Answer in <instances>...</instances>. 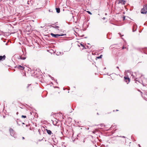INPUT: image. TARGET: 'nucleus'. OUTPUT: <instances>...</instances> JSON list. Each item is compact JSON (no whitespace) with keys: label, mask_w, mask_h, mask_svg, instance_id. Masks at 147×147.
Listing matches in <instances>:
<instances>
[{"label":"nucleus","mask_w":147,"mask_h":147,"mask_svg":"<svg viewBox=\"0 0 147 147\" xmlns=\"http://www.w3.org/2000/svg\"><path fill=\"white\" fill-rule=\"evenodd\" d=\"M22 117L23 118H26V116L25 115H22Z\"/></svg>","instance_id":"obj_18"},{"label":"nucleus","mask_w":147,"mask_h":147,"mask_svg":"<svg viewBox=\"0 0 147 147\" xmlns=\"http://www.w3.org/2000/svg\"><path fill=\"white\" fill-rule=\"evenodd\" d=\"M106 18H102V19L103 20H105V19Z\"/></svg>","instance_id":"obj_21"},{"label":"nucleus","mask_w":147,"mask_h":147,"mask_svg":"<svg viewBox=\"0 0 147 147\" xmlns=\"http://www.w3.org/2000/svg\"><path fill=\"white\" fill-rule=\"evenodd\" d=\"M136 75V74L135 73H134L132 75V76H133V78H134L135 81L136 82L137 80V78H136V76H135V75Z\"/></svg>","instance_id":"obj_10"},{"label":"nucleus","mask_w":147,"mask_h":147,"mask_svg":"<svg viewBox=\"0 0 147 147\" xmlns=\"http://www.w3.org/2000/svg\"><path fill=\"white\" fill-rule=\"evenodd\" d=\"M5 58L6 57L5 55L3 56H0V61L4 60L5 59Z\"/></svg>","instance_id":"obj_9"},{"label":"nucleus","mask_w":147,"mask_h":147,"mask_svg":"<svg viewBox=\"0 0 147 147\" xmlns=\"http://www.w3.org/2000/svg\"><path fill=\"white\" fill-rule=\"evenodd\" d=\"M46 130L47 131V133H48V134L51 135V134H53L52 133V132L51 130L47 129H46Z\"/></svg>","instance_id":"obj_11"},{"label":"nucleus","mask_w":147,"mask_h":147,"mask_svg":"<svg viewBox=\"0 0 147 147\" xmlns=\"http://www.w3.org/2000/svg\"><path fill=\"white\" fill-rule=\"evenodd\" d=\"M122 138H125V137L124 136H122L121 137Z\"/></svg>","instance_id":"obj_22"},{"label":"nucleus","mask_w":147,"mask_h":147,"mask_svg":"<svg viewBox=\"0 0 147 147\" xmlns=\"http://www.w3.org/2000/svg\"><path fill=\"white\" fill-rule=\"evenodd\" d=\"M56 88H59V87H56Z\"/></svg>","instance_id":"obj_28"},{"label":"nucleus","mask_w":147,"mask_h":147,"mask_svg":"<svg viewBox=\"0 0 147 147\" xmlns=\"http://www.w3.org/2000/svg\"><path fill=\"white\" fill-rule=\"evenodd\" d=\"M118 4H121V5L125 4V1L123 0H117L116 1Z\"/></svg>","instance_id":"obj_3"},{"label":"nucleus","mask_w":147,"mask_h":147,"mask_svg":"<svg viewBox=\"0 0 147 147\" xmlns=\"http://www.w3.org/2000/svg\"><path fill=\"white\" fill-rule=\"evenodd\" d=\"M138 146H139L140 147H141L140 146L139 144H138Z\"/></svg>","instance_id":"obj_26"},{"label":"nucleus","mask_w":147,"mask_h":147,"mask_svg":"<svg viewBox=\"0 0 147 147\" xmlns=\"http://www.w3.org/2000/svg\"><path fill=\"white\" fill-rule=\"evenodd\" d=\"M17 120L18 121H16L17 124L19 126L20 125V124L21 123V121H19V120H20L19 119H17Z\"/></svg>","instance_id":"obj_13"},{"label":"nucleus","mask_w":147,"mask_h":147,"mask_svg":"<svg viewBox=\"0 0 147 147\" xmlns=\"http://www.w3.org/2000/svg\"><path fill=\"white\" fill-rule=\"evenodd\" d=\"M142 13L146 14L147 13V4L144 6L143 8L141 11Z\"/></svg>","instance_id":"obj_1"},{"label":"nucleus","mask_w":147,"mask_h":147,"mask_svg":"<svg viewBox=\"0 0 147 147\" xmlns=\"http://www.w3.org/2000/svg\"><path fill=\"white\" fill-rule=\"evenodd\" d=\"M86 12L90 15L92 14V13L89 11H87Z\"/></svg>","instance_id":"obj_16"},{"label":"nucleus","mask_w":147,"mask_h":147,"mask_svg":"<svg viewBox=\"0 0 147 147\" xmlns=\"http://www.w3.org/2000/svg\"><path fill=\"white\" fill-rule=\"evenodd\" d=\"M137 28V25L136 24H134L133 26L132 31L134 32L136 31Z\"/></svg>","instance_id":"obj_7"},{"label":"nucleus","mask_w":147,"mask_h":147,"mask_svg":"<svg viewBox=\"0 0 147 147\" xmlns=\"http://www.w3.org/2000/svg\"><path fill=\"white\" fill-rule=\"evenodd\" d=\"M18 112H17L16 113V114L17 115L18 114Z\"/></svg>","instance_id":"obj_30"},{"label":"nucleus","mask_w":147,"mask_h":147,"mask_svg":"<svg viewBox=\"0 0 147 147\" xmlns=\"http://www.w3.org/2000/svg\"><path fill=\"white\" fill-rule=\"evenodd\" d=\"M138 91H140L139 90H138ZM140 92H141V91H140Z\"/></svg>","instance_id":"obj_34"},{"label":"nucleus","mask_w":147,"mask_h":147,"mask_svg":"<svg viewBox=\"0 0 147 147\" xmlns=\"http://www.w3.org/2000/svg\"><path fill=\"white\" fill-rule=\"evenodd\" d=\"M117 67V69H119V67H118V66L117 67Z\"/></svg>","instance_id":"obj_23"},{"label":"nucleus","mask_w":147,"mask_h":147,"mask_svg":"<svg viewBox=\"0 0 147 147\" xmlns=\"http://www.w3.org/2000/svg\"><path fill=\"white\" fill-rule=\"evenodd\" d=\"M56 12L57 13H59L60 12V9L59 8H56Z\"/></svg>","instance_id":"obj_15"},{"label":"nucleus","mask_w":147,"mask_h":147,"mask_svg":"<svg viewBox=\"0 0 147 147\" xmlns=\"http://www.w3.org/2000/svg\"><path fill=\"white\" fill-rule=\"evenodd\" d=\"M124 81L128 84L130 82V79L128 77L125 76L124 77Z\"/></svg>","instance_id":"obj_6"},{"label":"nucleus","mask_w":147,"mask_h":147,"mask_svg":"<svg viewBox=\"0 0 147 147\" xmlns=\"http://www.w3.org/2000/svg\"><path fill=\"white\" fill-rule=\"evenodd\" d=\"M106 69V68H105H105H104V69Z\"/></svg>","instance_id":"obj_36"},{"label":"nucleus","mask_w":147,"mask_h":147,"mask_svg":"<svg viewBox=\"0 0 147 147\" xmlns=\"http://www.w3.org/2000/svg\"><path fill=\"white\" fill-rule=\"evenodd\" d=\"M119 34L121 36H123V35H121V34L120 33H119Z\"/></svg>","instance_id":"obj_19"},{"label":"nucleus","mask_w":147,"mask_h":147,"mask_svg":"<svg viewBox=\"0 0 147 147\" xmlns=\"http://www.w3.org/2000/svg\"><path fill=\"white\" fill-rule=\"evenodd\" d=\"M22 139H24V137H22Z\"/></svg>","instance_id":"obj_29"},{"label":"nucleus","mask_w":147,"mask_h":147,"mask_svg":"<svg viewBox=\"0 0 147 147\" xmlns=\"http://www.w3.org/2000/svg\"><path fill=\"white\" fill-rule=\"evenodd\" d=\"M18 67L19 69L21 70H23L24 68V67L23 66H22L21 65H19Z\"/></svg>","instance_id":"obj_12"},{"label":"nucleus","mask_w":147,"mask_h":147,"mask_svg":"<svg viewBox=\"0 0 147 147\" xmlns=\"http://www.w3.org/2000/svg\"><path fill=\"white\" fill-rule=\"evenodd\" d=\"M17 58L18 59L24 60L26 58V56L25 55H22L21 56H19L17 57Z\"/></svg>","instance_id":"obj_5"},{"label":"nucleus","mask_w":147,"mask_h":147,"mask_svg":"<svg viewBox=\"0 0 147 147\" xmlns=\"http://www.w3.org/2000/svg\"><path fill=\"white\" fill-rule=\"evenodd\" d=\"M22 124L23 125H24V124H25V123H22Z\"/></svg>","instance_id":"obj_25"},{"label":"nucleus","mask_w":147,"mask_h":147,"mask_svg":"<svg viewBox=\"0 0 147 147\" xmlns=\"http://www.w3.org/2000/svg\"><path fill=\"white\" fill-rule=\"evenodd\" d=\"M28 85V87L29 86V85Z\"/></svg>","instance_id":"obj_33"},{"label":"nucleus","mask_w":147,"mask_h":147,"mask_svg":"<svg viewBox=\"0 0 147 147\" xmlns=\"http://www.w3.org/2000/svg\"><path fill=\"white\" fill-rule=\"evenodd\" d=\"M125 48L124 47H123L122 48V49H124Z\"/></svg>","instance_id":"obj_20"},{"label":"nucleus","mask_w":147,"mask_h":147,"mask_svg":"<svg viewBox=\"0 0 147 147\" xmlns=\"http://www.w3.org/2000/svg\"><path fill=\"white\" fill-rule=\"evenodd\" d=\"M5 45H7V43H6V44H5Z\"/></svg>","instance_id":"obj_24"},{"label":"nucleus","mask_w":147,"mask_h":147,"mask_svg":"<svg viewBox=\"0 0 147 147\" xmlns=\"http://www.w3.org/2000/svg\"><path fill=\"white\" fill-rule=\"evenodd\" d=\"M53 37H54L55 38H57L60 36H63L64 35H65L66 34H54L53 33H51L50 34Z\"/></svg>","instance_id":"obj_2"},{"label":"nucleus","mask_w":147,"mask_h":147,"mask_svg":"<svg viewBox=\"0 0 147 147\" xmlns=\"http://www.w3.org/2000/svg\"><path fill=\"white\" fill-rule=\"evenodd\" d=\"M116 111H118V110L117 109V110H116Z\"/></svg>","instance_id":"obj_32"},{"label":"nucleus","mask_w":147,"mask_h":147,"mask_svg":"<svg viewBox=\"0 0 147 147\" xmlns=\"http://www.w3.org/2000/svg\"><path fill=\"white\" fill-rule=\"evenodd\" d=\"M102 55H100L97 58L98 59H100V58H101L102 57Z\"/></svg>","instance_id":"obj_17"},{"label":"nucleus","mask_w":147,"mask_h":147,"mask_svg":"<svg viewBox=\"0 0 147 147\" xmlns=\"http://www.w3.org/2000/svg\"><path fill=\"white\" fill-rule=\"evenodd\" d=\"M51 27L57 29L58 30H59V27L57 26L56 25L53 24V25L51 26Z\"/></svg>","instance_id":"obj_8"},{"label":"nucleus","mask_w":147,"mask_h":147,"mask_svg":"<svg viewBox=\"0 0 147 147\" xmlns=\"http://www.w3.org/2000/svg\"><path fill=\"white\" fill-rule=\"evenodd\" d=\"M9 131L10 135L11 136L15 137V133L13 130L12 129L10 128L9 129Z\"/></svg>","instance_id":"obj_4"},{"label":"nucleus","mask_w":147,"mask_h":147,"mask_svg":"<svg viewBox=\"0 0 147 147\" xmlns=\"http://www.w3.org/2000/svg\"><path fill=\"white\" fill-rule=\"evenodd\" d=\"M125 19V17L123 18V20H124Z\"/></svg>","instance_id":"obj_27"},{"label":"nucleus","mask_w":147,"mask_h":147,"mask_svg":"<svg viewBox=\"0 0 147 147\" xmlns=\"http://www.w3.org/2000/svg\"><path fill=\"white\" fill-rule=\"evenodd\" d=\"M78 46L79 47H80V46H82V47H83V48H82V49L85 48V46H84V45L81 43H80L78 45Z\"/></svg>","instance_id":"obj_14"},{"label":"nucleus","mask_w":147,"mask_h":147,"mask_svg":"<svg viewBox=\"0 0 147 147\" xmlns=\"http://www.w3.org/2000/svg\"><path fill=\"white\" fill-rule=\"evenodd\" d=\"M28 126V125H26V127H27Z\"/></svg>","instance_id":"obj_31"},{"label":"nucleus","mask_w":147,"mask_h":147,"mask_svg":"<svg viewBox=\"0 0 147 147\" xmlns=\"http://www.w3.org/2000/svg\"><path fill=\"white\" fill-rule=\"evenodd\" d=\"M125 139L124 140V141H125Z\"/></svg>","instance_id":"obj_35"}]
</instances>
